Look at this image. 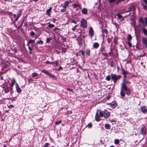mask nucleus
Segmentation results:
<instances>
[{
	"instance_id": "obj_1",
	"label": "nucleus",
	"mask_w": 147,
	"mask_h": 147,
	"mask_svg": "<svg viewBox=\"0 0 147 147\" xmlns=\"http://www.w3.org/2000/svg\"><path fill=\"white\" fill-rule=\"evenodd\" d=\"M110 115V113L108 111L105 109L103 111L101 112L99 110H97L95 116V119L97 121H99L100 120L99 117H104L105 118L109 117Z\"/></svg>"
},
{
	"instance_id": "obj_2",
	"label": "nucleus",
	"mask_w": 147,
	"mask_h": 147,
	"mask_svg": "<svg viewBox=\"0 0 147 147\" xmlns=\"http://www.w3.org/2000/svg\"><path fill=\"white\" fill-rule=\"evenodd\" d=\"M122 84V86L121 88V90L120 92V95L121 96L124 97L125 95V94L123 91H125L126 94L127 95H129L130 94V89L128 88L125 83H129V82L128 81H124V82H123Z\"/></svg>"
},
{
	"instance_id": "obj_3",
	"label": "nucleus",
	"mask_w": 147,
	"mask_h": 147,
	"mask_svg": "<svg viewBox=\"0 0 147 147\" xmlns=\"http://www.w3.org/2000/svg\"><path fill=\"white\" fill-rule=\"evenodd\" d=\"M1 86L3 89L5 93L9 92L10 90V92H11V91L12 90L10 89V87L8 86V84L6 82L5 84L2 85Z\"/></svg>"
},
{
	"instance_id": "obj_4",
	"label": "nucleus",
	"mask_w": 147,
	"mask_h": 147,
	"mask_svg": "<svg viewBox=\"0 0 147 147\" xmlns=\"http://www.w3.org/2000/svg\"><path fill=\"white\" fill-rule=\"evenodd\" d=\"M41 72L43 73H45L50 78H52L54 80H56L57 79V78L54 75L52 74L51 73H50L47 70L43 69L41 71Z\"/></svg>"
},
{
	"instance_id": "obj_5",
	"label": "nucleus",
	"mask_w": 147,
	"mask_h": 147,
	"mask_svg": "<svg viewBox=\"0 0 147 147\" xmlns=\"http://www.w3.org/2000/svg\"><path fill=\"white\" fill-rule=\"evenodd\" d=\"M121 76L119 75L117 76L115 74H111V78L112 80H113L114 83H116L117 80L120 78Z\"/></svg>"
},
{
	"instance_id": "obj_6",
	"label": "nucleus",
	"mask_w": 147,
	"mask_h": 147,
	"mask_svg": "<svg viewBox=\"0 0 147 147\" xmlns=\"http://www.w3.org/2000/svg\"><path fill=\"white\" fill-rule=\"evenodd\" d=\"M81 26L82 28H86L87 26V23L86 20L84 18L82 19L80 22Z\"/></svg>"
},
{
	"instance_id": "obj_7",
	"label": "nucleus",
	"mask_w": 147,
	"mask_h": 147,
	"mask_svg": "<svg viewBox=\"0 0 147 147\" xmlns=\"http://www.w3.org/2000/svg\"><path fill=\"white\" fill-rule=\"evenodd\" d=\"M89 35L91 37H93L94 35V31L91 27H90L89 28Z\"/></svg>"
},
{
	"instance_id": "obj_8",
	"label": "nucleus",
	"mask_w": 147,
	"mask_h": 147,
	"mask_svg": "<svg viewBox=\"0 0 147 147\" xmlns=\"http://www.w3.org/2000/svg\"><path fill=\"white\" fill-rule=\"evenodd\" d=\"M16 81L13 78H12L11 81V83L9 85V87H10V89L11 90H13L12 87H13L15 84H16Z\"/></svg>"
},
{
	"instance_id": "obj_9",
	"label": "nucleus",
	"mask_w": 147,
	"mask_h": 147,
	"mask_svg": "<svg viewBox=\"0 0 147 147\" xmlns=\"http://www.w3.org/2000/svg\"><path fill=\"white\" fill-rule=\"evenodd\" d=\"M15 86H16V90L17 93H20L21 92L22 90L20 88V87L18 85V84L16 83L15 84Z\"/></svg>"
},
{
	"instance_id": "obj_10",
	"label": "nucleus",
	"mask_w": 147,
	"mask_h": 147,
	"mask_svg": "<svg viewBox=\"0 0 147 147\" xmlns=\"http://www.w3.org/2000/svg\"><path fill=\"white\" fill-rule=\"evenodd\" d=\"M141 110L142 112L144 113L147 112V108L145 106H142L141 108Z\"/></svg>"
},
{
	"instance_id": "obj_11",
	"label": "nucleus",
	"mask_w": 147,
	"mask_h": 147,
	"mask_svg": "<svg viewBox=\"0 0 147 147\" xmlns=\"http://www.w3.org/2000/svg\"><path fill=\"white\" fill-rule=\"evenodd\" d=\"M142 43L147 47V38L145 37H143L142 38Z\"/></svg>"
},
{
	"instance_id": "obj_12",
	"label": "nucleus",
	"mask_w": 147,
	"mask_h": 147,
	"mask_svg": "<svg viewBox=\"0 0 147 147\" xmlns=\"http://www.w3.org/2000/svg\"><path fill=\"white\" fill-rule=\"evenodd\" d=\"M141 31L144 35L147 36V30L144 28H141Z\"/></svg>"
},
{
	"instance_id": "obj_13",
	"label": "nucleus",
	"mask_w": 147,
	"mask_h": 147,
	"mask_svg": "<svg viewBox=\"0 0 147 147\" xmlns=\"http://www.w3.org/2000/svg\"><path fill=\"white\" fill-rule=\"evenodd\" d=\"M140 132L142 133V134L144 135H145L146 133V128L144 127H142L140 131Z\"/></svg>"
},
{
	"instance_id": "obj_14",
	"label": "nucleus",
	"mask_w": 147,
	"mask_h": 147,
	"mask_svg": "<svg viewBox=\"0 0 147 147\" xmlns=\"http://www.w3.org/2000/svg\"><path fill=\"white\" fill-rule=\"evenodd\" d=\"M118 0H109L108 3H111L115 2V3L116 4H118L119 3L122 2L123 1H121L120 2H118Z\"/></svg>"
},
{
	"instance_id": "obj_15",
	"label": "nucleus",
	"mask_w": 147,
	"mask_h": 147,
	"mask_svg": "<svg viewBox=\"0 0 147 147\" xmlns=\"http://www.w3.org/2000/svg\"><path fill=\"white\" fill-rule=\"evenodd\" d=\"M134 9V7H132L129 8L128 10L127 11L125 10H123V11H122V13H126V12H128L130 11H131V10H133V9Z\"/></svg>"
},
{
	"instance_id": "obj_16",
	"label": "nucleus",
	"mask_w": 147,
	"mask_h": 147,
	"mask_svg": "<svg viewBox=\"0 0 147 147\" xmlns=\"http://www.w3.org/2000/svg\"><path fill=\"white\" fill-rule=\"evenodd\" d=\"M51 8L50 7L49 9H47L46 11V13L49 16H50V13L51 12Z\"/></svg>"
},
{
	"instance_id": "obj_17",
	"label": "nucleus",
	"mask_w": 147,
	"mask_h": 147,
	"mask_svg": "<svg viewBox=\"0 0 147 147\" xmlns=\"http://www.w3.org/2000/svg\"><path fill=\"white\" fill-rule=\"evenodd\" d=\"M117 104L116 102L114 101L111 102V106L113 108H115L117 106Z\"/></svg>"
},
{
	"instance_id": "obj_18",
	"label": "nucleus",
	"mask_w": 147,
	"mask_h": 147,
	"mask_svg": "<svg viewBox=\"0 0 147 147\" xmlns=\"http://www.w3.org/2000/svg\"><path fill=\"white\" fill-rule=\"evenodd\" d=\"M85 53L88 56H90V50L89 49H86Z\"/></svg>"
},
{
	"instance_id": "obj_19",
	"label": "nucleus",
	"mask_w": 147,
	"mask_h": 147,
	"mask_svg": "<svg viewBox=\"0 0 147 147\" xmlns=\"http://www.w3.org/2000/svg\"><path fill=\"white\" fill-rule=\"evenodd\" d=\"M82 13L84 14H86L87 13V9L86 8H83L82 10Z\"/></svg>"
},
{
	"instance_id": "obj_20",
	"label": "nucleus",
	"mask_w": 147,
	"mask_h": 147,
	"mask_svg": "<svg viewBox=\"0 0 147 147\" xmlns=\"http://www.w3.org/2000/svg\"><path fill=\"white\" fill-rule=\"evenodd\" d=\"M99 45L97 42H95L93 45V47L95 48H97L99 47Z\"/></svg>"
},
{
	"instance_id": "obj_21",
	"label": "nucleus",
	"mask_w": 147,
	"mask_h": 147,
	"mask_svg": "<svg viewBox=\"0 0 147 147\" xmlns=\"http://www.w3.org/2000/svg\"><path fill=\"white\" fill-rule=\"evenodd\" d=\"M59 62L57 61H56L55 62H51V64H55L56 66L58 65Z\"/></svg>"
},
{
	"instance_id": "obj_22",
	"label": "nucleus",
	"mask_w": 147,
	"mask_h": 147,
	"mask_svg": "<svg viewBox=\"0 0 147 147\" xmlns=\"http://www.w3.org/2000/svg\"><path fill=\"white\" fill-rule=\"evenodd\" d=\"M71 2V0H69L68 1H66L65 2L64 4V5L67 6Z\"/></svg>"
},
{
	"instance_id": "obj_23",
	"label": "nucleus",
	"mask_w": 147,
	"mask_h": 147,
	"mask_svg": "<svg viewBox=\"0 0 147 147\" xmlns=\"http://www.w3.org/2000/svg\"><path fill=\"white\" fill-rule=\"evenodd\" d=\"M105 128L107 129H109L111 127V126L109 124H106L105 125Z\"/></svg>"
},
{
	"instance_id": "obj_24",
	"label": "nucleus",
	"mask_w": 147,
	"mask_h": 147,
	"mask_svg": "<svg viewBox=\"0 0 147 147\" xmlns=\"http://www.w3.org/2000/svg\"><path fill=\"white\" fill-rule=\"evenodd\" d=\"M132 38V36L130 34L128 35V38L127 39V41H130Z\"/></svg>"
},
{
	"instance_id": "obj_25",
	"label": "nucleus",
	"mask_w": 147,
	"mask_h": 147,
	"mask_svg": "<svg viewBox=\"0 0 147 147\" xmlns=\"http://www.w3.org/2000/svg\"><path fill=\"white\" fill-rule=\"evenodd\" d=\"M22 13V11L20 10L19 11V13L17 15V17L19 18L21 16Z\"/></svg>"
},
{
	"instance_id": "obj_26",
	"label": "nucleus",
	"mask_w": 147,
	"mask_h": 147,
	"mask_svg": "<svg viewBox=\"0 0 147 147\" xmlns=\"http://www.w3.org/2000/svg\"><path fill=\"white\" fill-rule=\"evenodd\" d=\"M72 6L74 7V8H76L78 7H79L80 6V5L79 4H76L74 3L72 5Z\"/></svg>"
},
{
	"instance_id": "obj_27",
	"label": "nucleus",
	"mask_w": 147,
	"mask_h": 147,
	"mask_svg": "<svg viewBox=\"0 0 147 147\" xmlns=\"http://www.w3.org/2000/svg\"><path fill=\"white\" fill-rule=\"evenodd\" d=\"M48 23L49 24V26H48V27L52 28H53V27H54L55 26L54 25L52 24H51L50 22H49Z\"/></svg>"
},
{
	"instance_id": "obj_28",
	"label": "nucleus",
	"mask_w": 147,
	"mask_h": 147,
	"mask_svg": "<svg viewBox=\"0 0 147 147\" xmlns=\"http://www.w3.org/2000/svg\"><path fill=\"white\" fill-rule=\"evenodd\" d=\"M38 74L34 72L32 74V77H36L38 76Z\"/></svg>"
},
{
	"instance_id": "obj_29",
	"label": "nucleus",
	"mask_w": 147,
	"mask_h": 147,
	"mask_svg": "<svg viewBox=\"0 0 147 147\" xmlns=\"http://www.w3.org/2000/svg\"><path fill=\"white\" fill-rule=\"evenodd\" d=\"M139 21L142 23L144 25V21L143 19L141 18H140L139 19Z\"/></svg>"
},
{
	"instance_id": "obj_30",
	"label": "nucleus",
	"mask_w": 147,
	"mask_h": 147,
	"mask_svg": "<svg viewBox=\"0 0 147 147\" xmlns=\"http://www.w3.org/2000/svg\"><path fill=\"white\" fill-rule=\"evenodd\" d=\"M117 16L119 19H121L123 18L122 16L119 13H117Z\"/></svg>"
},
{
	"instance_id": "obj_31",
	"label": "nucleus",
	"mask_w": 147,
	"mask_h": 147,
	"mask_svg": "<svg viewBox=\"0 0 147 147\" xmlns=\"http://www.w3.org/2000/svg\"><path fill=\"white\" fill-rule=\"evenodd\" d=\"M122 73L123 75H126L128 74L127 71L124 70L122 69Z\"/></svg>"
},
{
	"instance_id": "obj_32",
	"label": "nucleus",
	"mask_w": 147,
	"mask_h": 147,
	"mask_svg": "<svg viewBox=\"0 0 147 147\" xmlns=\"http://www.w3.org/2000/svg\"><path fill=\"white\" fill-rule=\"evenodd\" d=\"M119 142V141L118 139H115L114 141V143L115 144H118Z\"/></svg>"
},
{
	"instance_id": "obj_33",
	"label": "nucleus",
	"mask_w": 147,
	"mask_h": 147,
	"mask_svg": "<svg viewBox=\"0 0 147 147\" xmlns=\"http://www.w3.org/2000/svg\"><path fill=\"white\" fill-rule=\"evenodd\" d=\"M102 32L103 33H105L107 34L108 33V32L107 29H104L102 30Z\"/></svg>"
},
{
	"instance_id": "obj_34",
	"label": "nucleus",
	"mask_w": 147,
	"mask_h": 147,
	"mask_svg": "<svg viewBox=\"0 0 147 147\" xmlns=\"http://www.w3.org/2000/svg\"><path fill=\"white\" fill-rule=\"evenodd\" d=\"M72 113V112L71 111H68L65 114V115H68L69 114H71Z\"/></svg>"
},
{
	"instance_id": "obj_35",
	"label": "nucleus",
	"mask_w": 147,
	"mask_h": 147,
	"mask_svg": "<svg viewBox=\"0 0 147 147\" xmlns=\"http://www.w3.org/2000/svg\"><path fill=\"white\" fill-rule=\"evenodd\" d=\"M145 5H143V8L145 9H147V3H145Z\"/></svg>"
},
{
	"instance_id": "obj_36",
	"label": "nucleus",
	"mask_w": 147,
	"mask_h": 147,
	"mask_svg": "<svg viewBox=\"0 0 147 147\" xmlns=\"http://www.w3.org/2000/svg\"><path fill=\"white\" fill-rule=\"evenodd\" d=\"M35 40L31 39L28 42H29V43H34L35 42Z\"/></svg>"
},
{
	"instance_id": "obj_37",
	"label": "nucleus",
	"mask_w": 147,
	"mask_h": 147,
	"mask_svg": "<svg viewBox=\"0 0 147 147\" xmlns=\"http://www.w3.org/2000/svg\"><path fill=\"white\" fill-rule=\"evenodd\" d=\"M51 38H47L46 39V42L47 43L49 42L51 40Z\"/></svg>"
},
{
	"instance_id": "obj_38",
	"label": "nucleus",
	"mask_w": 147,
	"mask_h": 147,
	"mask_svg": "<svg viewBox=\"0 0 147 147\" xmlns=\"http://www.w3.org/2000/svg\"><path fill=\"white\" fill-rule=\"evenodd\" d=\"M111 79V77L109 76H107L106 79L108 81H109Z\"/></svg>"
},
{
	"instance_id": "obj_39",
	"label": "nucleus",
	"mask_w": 147,
	"mask_h": 147,
	"mask_svg": "<svg viewBox=\"0 0 147 147\" xmlns=\"http://www.w3.org/2000/svg\"><path fill=\"white\" fill-rule=\"evenodd\" d=\"M61 121L60 120V121H57L56 122H55V124L56 125H58V124H60V123H61Z\"/></svg>"
},
{
	"instance_id": "obj_40",
	"label": "nucleus",
	"mask_w": 147,
	"mask_h": 147,
	"mask_svg": "<svg viewBox=\"0 0 147 147\" xmlns=\"http://www.w3.org/2000/svg\"><path fill=\"white\" fill-rule=\"evenodd\" d=\"M37 44H42L43 43V42L42 40H40L38 41L37 42Z\"/></svg>"
},
{
	"instance_id": "obj_41",
	"label": "nucleus",
	"mask_w": 147,
	"mask_h": 147,
	"mask_svg": "<svg viewBox=\"0 0 147 147\" xmlns=\"http://www.w3.org/2000/svg\"><path fill=\"white\" fill-rule=\"evenodd\" d=\"M92 124L91 123H90L88 124V125H87V127L88 128H90L92 127Z\"/></svg>"
},
{
	"instance_id": "obj_42",
	"label": "nucleus",
	"mask_w": 147,
	"mask_h": 147,
	"mask_svg": "<svg viewBox=\"0 0 147 147\" xmlns=\"http://www.w3.org/2000/svg\"><path fill=\"white\" fill-rule=\"evenodd\" d=\"M127 43L129 47H131L132 46V44L131 43L130 41H127Z\"/></svg>"
},
{
	"instance_id": "obj_43",
	"label": "nucleus",
	"mask_w": 147,
	"mask_h": 147,
	"mask_svg": "<svg viewBox=\"0 0 147 147\" xmlns=\"http://www.w3.org/2000/svg\"><path fill=\"white\" fill-rule=\"evenodd\" d=\"M77 25H76L75 26H74L73 28H72V30L74 31L76 29V28L77 27Z\"/></svg>"
},
{
	"instance_id": "obj_44",
	"label": "nucleus",
	"mask_w": 147,
	"mask_h": 147,
	"mask_svg": "<svg viewBox=\"0 0 147 147\" xmlns=\"http://www.w3.org/2000/svg\"><path fill=\"white\" fill-rule=\"evenodd\" d=\"M123 77L124 79L123 80V82H124V81H126V75H124Z\"/></svg>"
},
{
	"instance_id": "obj_45",
	"label": "nucleus",
	"mask_w": 147,
	"mask_h": 147,
	"mask_svg": "<svg viewBox=\"0 0 147 147\" xmlns=\"http://www.w3.org/2000/svg\"><path fill=\"white\" fill-rule=\"evenodd\" d=\"M33 81V80L32 78H30L28 80V82L30 84L31 82H32Z\"/></svg>"
},
{
	"instance_id": "obj_46",
	"label": "nucleus",
	"mask_w": 147,
	"mask_h": 147,
	"mask_svg": "<svg viewBox=\"0 0 147 147\" xmlns=\"http://www.w3.org/2000/svg\"><path fill=\"white\" fill-rule=\"evenodd\" d=\"M14 106H13V105H9L8 107V108H14Z\"/></svg>"
},
{
	"instance_id": "obj_47",
	"label": "nucleus",
	"mask_w": 147,
	"mask_h": 147,
	"mask_svg": "<svg viewBox=\"0 0 147 147\" xmlns=\"http://www.w3.org/2000/svg\"><path fill=\"white\" fill-rule=\"evenodd\" d=\"M49 146V144L47 143L44 145V147H48Z\"/></svg>"
},
{
	"instance_id": "obj_48",
	"label": "nucleus",
	"mask_w": 147,
	"mask_h": 147,
	"mask_svg": "<svg viewBox=\"0 0 147 147\" xmlns=\"http://www.w3.org/2000/svg\"><path fill=\"white\" fill-rule=\"evenodd\" d=\"M109 119L111 122H115V120L113 119H111L110 118Z\"/></svg>"
},
{
	"instance_id": "obj_49",
	"label": "nucleus",
	"mask_w": 147,
	"mask_h": 147,
	"mask_svg": "<svg viewBox=\"0 0 147 147\" xmlns=\"http://www.w3.org/2000/svg\"><path fill=\"white\" fill-rule=\"evenodd\" d=\"M80 52H81V53H82V55H84V53H84V51H83V50H81L80 51Z\"/></svg>"
},
{
	"instance_id": "obj_50",
	"label": "nucleus",
	"mask_w": 147,
	"mask_h": 147,
	"mask_svg": "<svg viewBox=\"0 0 147 147\" xmlns=\"http://www.w3.org/2000/svg\"><path fill=\"white\" fill-rule=\"evenodd\" d=\"M34 34H35V33L33 31H32L30 33V35H31V36H33V35H34Z\"/></svg>"
},
{
	"instance_id": "obj_51",
	"label": "nucleus",
	"mask_w": 147,
	"mask_h": 147,
	"mask_svg": "<svg viewBox=\"0 0 147 147\" xmlns=\"http://www.w3.org/2000/svg\"><path fill=\"white\" fill-rule=\"evenodd\" d=\"M71 23H74L75 24H76V22L74 20H71Z\"/></svg>"
},
{
	"instance_id": "obj_52",
	"label": "nucleus",
	"mask_w": 147,
	"mask_h": 147,
	"mask_svg": "<svg viewBox=\"0 0 147 147\" xmlns=\"http://www.w3.org/2000/svg\"><path fill=\"white\" fill-rule=\"evenodd\" d=\"M46 63L47 64H51V62H50V61H46Z\"/></svg>"
},
{
	"instance_id": "obj_53",
	"label": "nucleus",
	"mask_w": 147,
	"mask_h": 147,
	"mask_svg": "<svg viewBox=\"0 0 147 147\" xmlns=\"http://www.w3.org/2000/svg\"><path fill=\"white\" fill-rule=\"evenodd\" d=\"M65 11V9H61L60 10V11L61 12H64Z\"/></svg>"
},
{
	"instance_id": "obj_54",
	"label": "nucleus",
	"mask_w": 147,
	"mask_h": 147,
	"mask_svg": "<svg viewBox=\"0 0 147 147\" xmlns=\"http://www.w3.org/2000/svg\"><path fill=\"white\" fill-rule=\"evenodd\" d=\"M28 49L30 51L32 50V49L30 46L28 47Z\"/></svg>"
},
{
	"instance_id": "obj_55",
	"label": "nucleus",
	"mask_w": 147,
	"mask_h": 147,
	"mask_svg": "<svg viewBox=\"0 0 147 147\" xmlns=\"http://www.w3.org/2000/svg\"><path fill=\"white\" fill-rule=\"evenodd\" d=\"M59 30V29L58 28H56V27H55L54 28V31H56V30Z\"/></svg>"
},
{
	"instance_id": "obj_56",
	"label": "nucleus",
	"mask_w": 147,
	"mask_h": 147,
	"mask_svg": "<svg viewBox=\"0 0 147 147\" xmlns=\"http://www.w3.org/2000/svg\"><path fill=\"white\" fill-rule=\"evenodd\" d=\"M62 69V67H61V66H60L59 67V68H58V70L59 71L61 69Z\"/></svg>"
},
{
	"instance_id": "obj_57",
	"label": "nucleus",
	"mask_w": 147,
	"mask_h": 147,
	"mask_svg": "<svg viewBox=\"0 0 147 147\" xmlns=\"http://www.w3.org/2000/svg\"><path fill=\"white\" fill-rule=\"evenodd\" d=\"M102 54L103 55H104V56H107V54L106 53H102Z\"/></svg>"
},
{
	"instance_id": "obj_58",
	"label": "nucleus",
	"mask_w": 147,
	"mask_h": 147,
	"mask_svg": "<svg viewBox=\"0 0 147 147\" xmlns=\"http://www.w3.org/2000/svg\"><path fill=\"white\" fill-rule=\"evenodd\" d=\"M67 7V6H66L65 5H64V6L63 7V9H65H65H66V8Z\"/></svg>"
},
{
	"instance_id": "obj_59",
	"label": "nucleus",
	"mask_w": 147,
	"mask_h": 147,
	"mask_svg": "<svg viewBox=\"0 0 147 147\" xmlns=\"http://www.w3.org/2000/svg\"><path fill=\"white\" fill-rule=\"evenodd\" d=\"M18 18H18V17H17L16 18V19H15V21H17L18 20Z\"/></svg>"
},
{
	"instance_id": "obj_60",
	"label": "nucleus",
	"mask_w": 147,
	"mask_h": 147,
	"mask_svg": "<svg viewBox=\"0 0 147 147\" xmlns=\"http://www.w3.org/2000/svg\"><path fill=\"white\" fill-rule=\"evenodd\" d=\"M67 90H69V91H72V90L71 89H70L69 88H68L67 89Z\"/></svg>"
},
{
	"instance_id": "obj_61",
	"label": "nucleus",
	"mask_w": 147,
	"mask_h": 147,
	"mask_svg": "<svg viewBox=\"0 0 147 147\" xmlns=\"http://www.w3.org/2000/svg\"><path fill=\"white\" fill-rule=\"evenodd\" d=\"M29 44H30V43H29V42H27V45H26L27 46H29Z\"/></svg>"
},
{
	"instance_id": "obj_62",
	"label": "nucleus",
	"mask_w": 147,
	"mask_h": 147,
	"mask_svg": "<svg viewBox=\"0 0 147 147\" xmlns=\"http://www.w3.org/2000/svg\"><path fill=\"white\" fill-rule=\"evenodd\" d=\"M125 0H118V2H120L121 1H124Z\"/></svg>"
},
{
	"instance_id": "obj_63",
	"label": "nucleus",
	"mask_w": 147,
	"mask_h": 147,
	"mask_svg": "<svg viewBox=\"0 0 147 147\" xmlns=\"http://www.w3.org/2000/svg\"><path fill=\"white\" fill-rule=\"evenodd\" d=\"M145 3H147V0H144Z\"/></svg>"
},
{
	"instance_id": "obj_64",
	"label": "nucleus",
	"mask_w": 147,
	"mask_h": 147,
	"mask_svg": "<svg viewBox=\"0 0 147 147\" xmlns=\"http://www.w3.org/2000/svg\"><path fill=\"white\" fill-rule=\"evenodd\" d=\"M117 70H118V71H119V67H117Z\"/></svg>"
}]
</instances>
